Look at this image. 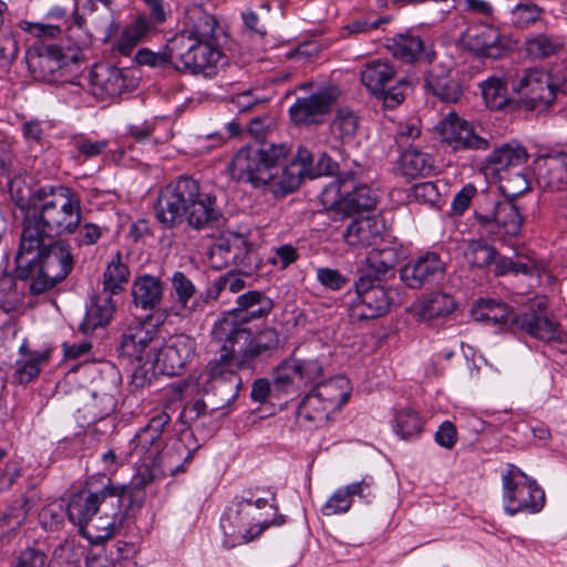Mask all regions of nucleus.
Returning <instances> with one entry per match:
<instances>
[{
    "mask_svg": "<svg viewBox=\"0 0 567 567\" xmlns=\"http://www.w3.org/2000/svg\"><path fill=\"white\" fill-rule=\"evenodd\" d=\"M155 217L168 229L187 221L190 228L203 230L216 225L223 214L214 194L205 192L197 179L182 175L159 190Z\"/></svg>",
    "mask_w": 567,
    "mask_h": 567,
    "instance_id": "obj_1",
    "label": "nucleus"
},
{
    "mask_svg": "<svg viewBox=\"0 0 567 567\" xmlns=\"http://www.w3.org/2000/svg\"><path fill=\"white\" fill-rule=\"evenodd\" d=\"M245 284L244 279L233 274L220 276L212 287L208 288L207 298L216 300L225 291L237 293L245 288Z\"/></svg>",
    "mask_w": 567,
    "mask_h": 567,
    "instance_id": "obj_63",
    "label": "nucleus"
},
{
    "mask_svg": "<svg viewBox=\"0 0 567 567\" xmlns=\"http://www.w3.org/2000/svg\"><path fill=\"white\" fill-rule=\"evenodd\" d=\"M393 429L402 440H413L423 431V423L417 412L401 408L394 412Z\"/></svg>",
    "mask_w": 567,
    "mask_h": 567,
    "instance_id": "obj_46",
    "label": "nucleus"
},
{
    "mask_svg": "<svg viewBox=\"0 0 567 567\" xmlns=\"http://www.w3.org/2000/svg\"><path fill=\"white\" fill-rule=\"evenodd\" d=\"M424 81L425 89L443 102L456 103L462 95L460 82L451 76V69L445 65H433Z\"/></svg>",
    "mask_w": 567,
    "mask_h": 567,
    "instance_id": "obj_31",
    "label": "nucleus"
},
{
    "mask_svg": "<svg viewBox=\"0 0 567 567\" xmlns=\"http://www.w3.org/2000/svg\"><path fill=\"white\" fill-rule=\"evenodd\" d=\"M217 19L202 3H192L185 9L182 29L174 37L194 41H216Z\"/></svg>",
    "mask_w": 567,
    "mask_h": 567,
    "instance_id": "obj_25",
    "label": "nucleus"
},
{
    "mask_svg": "<svg viewBox=\"0 0 567 567\" xmlns=\"http://www.w3.org/2000/svg\"><path fill=\"white\" fill-rule=\"evenodd\" d=\"M171 416L166 412L154 415L130 442V461L135 464L163 465L164 471L172 474L182 470V464L172 466L168 452L163 453V432L169 424Z\"/></svg>",
    "mask_w": 567,
    "mask_h": 567,
    "instance_id": "obj_8",
    "label": "nucleus"
},
{
    "mask_svg": "<svg viewBox=\"0 0 567 567\" xmlns=\"http://www.w3.org/2000/svg\"><path fill=\"white\" fill-rule=\"evenodd\" d=\"M359 126L358 116L349 109L338 110L331 123V132L343 143L351 141Z\"/></svg>",
    "mask_w": 567,
    "mask_h": 567,
    "instance_id": "obj_56",
    "label": "nucleus"
},
{
    "mask_svg": "<svg viewBox=\"0 0 567 567\" xmlns=\"http://www.w3.org/2000/svg\"><path fill=\"white\" fill-rule=\"evenodd\" d=\"M116 385L111 383L104 389L92 391L91 401L84 404L85 417L89 423H95L114 412L116 408Z\"/></svg>",
    "mask_w": 567,
    "mask_h": 567,
    "instance_id": "obj_38",
    "label": "nucleus"
},
{
    "mask_svg": "<svg viewBox=\"0 0 567 567\" xmlns=\"http://www.w3.org/2000/svg\"><path fill=\"white\" fill-rule=\"evenodd\" d=\"M506 74L503 79L489 78L481 84L482 95L487 107L502 110L508 103Z\"/></svg>",
    "mask_w": 567,
    "mask_h": 567,
    "instance_id": "obj_48",
    "label": "nucleus"
},
{
    "mask_svg": "<svg viewBox=\"0 0 567 567\" xmlns=\"http://www.w3.org/2000/svg\"><path fill=\"white\" fill-rule=\"evenodd\" d=\"M25 62L34 80L52 83L62 76V69L68 64V56L58 45H40L27 51Z\"/></svg>",
    "mask_w": 567,
    "mask_h": 567,
    "instance_id": "obj_21",
    "label": "nucleus"
},
{
    "mask_svg": "<svg viewBox=\"0 0 567 567\" xmlns=\"http://www.w3.org/2000/svg\"><path fill=\"white\" fill-rule=\"evenodd\" d=\"M442 143L454 152L486 151L491 147V138L480 135L467 121L455 113H449L436 126Z\"/></svg>",
    "mask_w": 567,
    "mask_h": 567,
    "instance_id": "obj_19",
    "label": "nucleus"
},
{
    "mask_svg": "<svg viewBox=\"0 0 567 567\" xmlns=\"http://www.w3.org/2000/svg\"><path fill=\"white\" fill-rule=\"evenodd\" d=\"M506 83L528 110L547 109L556 99L557 87L553 76L543 69L509 70L506 72Z\"/></svg>",
    "mask_w": 567,
    "mask_h": 567,
    "instance_id": "obj_10",
    "label": "nucleus"
},
{
    "mask_svg": "<svg viewBox=\"0 0 567 567\" xmlns=\"http://www.w3.org/2000/svg\"><path fill=\"white\" fill-rule=\"evenodd\" d=\"M141 467L137 474L132 480V486H125L128 491L127 495L123 497V502L125 499L130 501V506H140L144 499V488L150 485L154 481V474L152 472V467H156L157 465H147L140 464ZM163 467V465H158ZM124 487V485H122Z\"/></svg>",
    "mask_w": 567,
    "mask_h": 567,
    "instance_id": "obj_53",
    "label": "nucleus"
},
{
    "mask_svg": "<svg viewBox=\"0 0 567 567\" xmlns=\"http://www.w3.org/2000/svg\"><path fill=\"white\" fill-rule=\"evenodd\" d=\"M332 412H334L333 409H330L323 400L310 391L300 402L297 416L300 422L308 424L309 427L317 429L329 421Z\"/></svg>",
    "mask_w": 567,
    "mask_h": 567,
    "instance_id": "obj_40",
    "label": "nucleus"
},
{
    "mask_svg": "<svg viewBox=\"0 0 567 567\" xmlns=\"http://www.w3.org/2000/svg\"><path fill=\"white\" fill-rule=\"evenodd\" d=\"M423 51V41L417 35H399L394 40L393 54L403 62L419 60Z\"/></svg>",
    "mask_w": 567,
    "mask_h": 567,
    "instance_id": "obj_57",
    "label": "nucleus"
},
{
    "mask_svg": "<svg viewBox=\"0 0 567 567\" xmlns=\"http://www.w3.org/2000/svg\"><path fill=\"white\" fill-rule=\"evenodd\" d=\"M564 40L558 35L538 33L525 41V50L533 59H546L558 54L564 49Z\"/></svg>",
    "mask_w": 567,
    "mask_h": 567,
    "instance_id": "obj_45",
    "label": "nucleus"
},
{
    "mask_svg": "<svg viewBox=\"0 0 567 567\" xmlns=\"http://www.w3.org/2000/svg\"><path fill=\"white\" fill-rule=\"evenodd\" d=\"M400 171L408 178L426 177L434 171V162L430 154L408 147L400 156Z\"/></svg>",
    "mask_w": 567,
    "mask_h": 567,
    "instance_id": "obj_41",
    "label": "nucleus"
},
{
    "mask_svg": "<svg viewBox=\"0 0 567 567\" xmlns=\"http://www.w3.org/2000/svg\"><path fill=\"white\" fill-rule=\"evenodd\" d=\"M332 192L337 196L329 208L332 221L344 220L375 208V195L365 184L357 183L355 174L351 171L342 173L324 194L328 196Z\"/></svg>",
    "mask_w": 567,
    "mask_h": 567,
    "instance_id": "obj_9",
    "label": "nucleus"
},
{
    "mask_svg": "<svg viewBox=\"0 0 567 567\" xmlns=\"http://www.w3.org/2000/svg\"><path fill=\"white\" fill-rule=\"evenodd\" d=\"M360 80L370 93L383 101L386 109H395L405 99L408 82L396 79V71L388 60L375 59L365 63Z\"/></svg>",
    "mask_w": 567,
    "mask_h": 567,
    "instance_id": "obj_13",
    "label": "nucleus"
},
{
    "mask_svg": "<svg viewBox=\"0 0 567 567\" xmlns=\"http://www.w3.org/2000/svg\"><path fill=\"white\" fill-rule=\"evenodd\" d=\"M128 491L109 483L99 492L81 491L68 503L69 519L80 527L81 534L100 540L109 539L123 516L121 506Z\"/></svg>",
    "mask_w": 567,
    "mask_h": 567,
    "instance_id": "obj_4",
    "label": "nucleus"
},
{
    "mask_svg": "<svg viewBox=\"0 0 567 567\" xmlns=\"http://www.w3.org/2000/svg\"><path fill=\"white\" fill-rule=\"evenodd\" d=\"M168 49L174 59V69L190 74L212 76L221 53L215 41H194L183 37L168 39Z\"/></svg>",
    "mask_w": 567,
    "mask_h": 567,
    "instance_id": "obj_11",
    "label": "nucleus"
},
{
    "mask_svg": "<svg viewBox=\"0 0 567 567\" xmlns=\"http://www.w3.org/2000/svg\"><path fill=\"white\" fill-rule=\"evenodd\" d=\"M18 276L30 280L31 295H41L64 280L74 266L70 247L56 241L40 248L23 249L22 240L16 256Z\"/></svg>",
    "mask_w": 567,
    "mask_h": 567,
    "instance_id": "obj_6",
    "label": "nucleus"
},
{
    "mask_svg": "<svg viewBox=\"0 0 567 567\" xmlns=\"http://www.w3.org/2000/svg\"><path fill=\"white\" fill-rule=\"evenodd\" d=\"M289 148L285 144L254 143L241 147L235 155L231 166L238 181L254 187L268 186L275 196H284L291 190L281 189L286 179L287 165L282 166Z\"/></svg>",
    "mask_w": 567,
    "mask_h": 567,
    "instance_id": "obj_5",
    "label": "nucleus"
},
{
    "mask_svg": "<svg viewBox=\"0 0 567 567\" xmlns=\"http://www.w3.org/2000/svg\"><path fill=\"white\" fill-rule=\"evenodd\" d=\"M33 213L24 218L22 250L40 248L45 238L73 233L81 223V205L66 187H41L34 193Z\"/></svg>",
    "mask_w": 567,
    "mask_h": 567,
    "instance_id": "obj_2",
    "label": "nucleus"
},
{
    "mask_svg": "<svg viewBox=\"0 0 567 567\" xmlns=\"http://www.w3.org/2000/svg\"><path fill=\"white\" fill-rule=\"evenodd\" d=\"M31 507V501L24 495L20 496L0 518V529L8 528V532H12L19 528L27 518Z\"/></svg>",
    "mask_w": 567,
    "mask_h": 567,
    "instance_id": "obj_58",
    "label": "nucleus"
},
{
    "mask_svg": "<svg viewBox=\"0 0 567 567\" xmlns=\"http://www.w3.org/2000/svg\"><path fill=\"white\" fill-rule=\"evenodd\" d=\"M214 358L210 369L218 373L221 367L226 369H249L256 359L272 355L280 347L279 332L275 328H265L257 334L249 329L247 339L233 338L225 342H210Z\"/></svg>",
    "mask_w": 567,
    "mask_h": 567,
    "instance_id": "obj_7",
    "label": "nucleus"
},
{
    "mask_svg": "<svg viewBox=\"0 0 567 567\" xmlns=\"http://www.w3.org/2000/svg\"><path fill=\"white\" fill-rule=\"evenodd\" d=\"M338 164L326 153H321L315 161V155L305 146H299L295 157L287 164L286 179L281 182L286 190H296L302 179H310L333 175L337 172Z\"/></svg>",
    "mask_w": 567,
    "mask_h": 567,
    "instance_id": "obj_18",
    "label": "nucleus"
},
{
    "mask_svg": "<svg viewBox=\"0 0 567 567\" xmlns=\"http://www.w3.org/2000/svg\"><path fill=\"white\" fill-rule=\"evenodd\" d=\"M538 184L548 190H559L567 185V153L547 155L538 162Z\"/></svg>",
    "mask_w": 567,
    "mask_h": 567,
    "instance_id": "obj_33",
    "label": "nucleus"
},
{
    "mask_svg": "<svg viewBox=\"0 0 567 567\" xmlns=\"http://www.w3.org/2000/svg\"><path fill=\"white\" fill-rule=\"evenodd\" d=\"M369 275H359L353 288L355 296L349 306V316L353 321H367L380 318L389 312L392 298L381 281Z\"/></svg>",
    "mask_w": 567,
    "mask_h": 567,
    "instance_id": "obj_15",
    "label": "nucleus"
},
{
    "mask_svg": "<svg viewBox=\"0 0 567 567\" xmlns=\"http://www.w3.org/2000/svg\"><path fill=\"white\" fill-rule=\"evenodd\" d=\"M267 296L258 290H249L237 297V307L219 318L212 327L210 342H225L229 338L238 341V339H247L249 337V328L247 319L244 317L247 309L255 306Z\"/></svg>",
    "mask_w": 567,
    "mask_h": 567,
    "instance_id": "obj_17",
    "label": "nucleus"
},
{
    "mask_svg": "<svg viewBox=\"0 0 567 567\" xmlns=\"http://www.w3.org/2000/svg\"><path fill=\"white\" fill-rule=\"evenodd\" d=\"M513 323L520 330L544 342H550L559 339V324L549 320L547 317L529 310L520 315H515Z\"/></svg>",
    "mask_w": 567,
    "mask_h": 567,
    "instance_id": "obj_34",
    "label": "nucleus"
},
{
    "mask_svg": "<svg viewBox=\"0 0 567 567\" xmlns=\"http://www.w3.org/2000/svg\"><path fill=\"white\" fill-rule=\"evenodd\" d=\"M234 235L221 237L209 249L208 260L213 268L223 269L231 266Z\"/></svg>",
    "mask_w": 567,
    "mask_h": 567,
    "instance_id": "obj_60",
    "label": "nucleus"
},
{
    "mask_svg": "<svg viewBox=\"0 0 567 567\" xmlns=\"http://www.w3.org/2000/svg\"><path fill=\"white\" fill-rule=\"evenodd\" d=\"M343 221H347V225L341 233L342 239L354 248L373 245L384 230V223L375 216H352Z\"/></svg>",
    "mask_w": 567,
    "mask_h": 567,
    "instance_id": "obj_27",
    "label": "nucleus"
},
{
    "mask_svg": "<svg viewBox=\"0 0 567 567\" xmlns=\"http://www.w3.org/2000/svg\"><path fill=\"white\" fill-rule=\"evenodd\" d=\"M196 340L185 333L163 339L151 360V367L166 375H181L196 357Z\"/></svg>",
    "mask_w": 567,
    "mask_h": 567,
    "instance_id": "obj_16",
    "label": "nucleus"
},
{
    "mask_svg": "<svg viewBox=\"0 0 567 567\" xmlns=\"http://www.w3.org/2000/svg\"><path fill=\"white\" fill-rule=\"evenodd\" d=\"M164 296L163 280L153 275L137 276L132 284V298L136 308L152 311L157 308Z\"/></svg>",
    "mask_w": 567,
    "mask_h": 567,
    "instance_id": "obj_32",
    "label": "nucleus"
},
{
    "mask_svg": "<svg viewBox=\"0 0 567 567\" xmlns=\"http://www.w3.org/2000/svg\"><path fill=\"white\" fill-rule=\"evenodd\" d=\"M21 359L16 362L14 379L25 384L37 378L49 360L48 351H30L25 343L20 347Z\"/></svg>",
    "mask_w": 567,
    "mask_h": 567,
    "instance_id": "obj_42",
    "label": "nucleus"
},
{
    "mask_svg": "<svg viewBox=\"0 0 567 567\" xmlns=\"http://www.w3.org/2000/svg\"><path fill=\"white\" fill-rule=\"evenodd\" d=\"M72 17L78 28L85 30L91 38H97L103 42H107L117 29L112 8L99 9L96 4L84 3L83 12L80 13L75 3Z\"/></svg>",
    "mask_w": 567,
    "mask_h": 567,
    "instance_id": "obj_23",
    "label": "nucleus"
},
{
    "mask_svg": "<svg viewBox=\"0 0 567 567\" xmlns=\"http://www.w3.org/2000/svg\"><path fill=\"white\" fill-rule=\"evenodd\" d=\"M30 280L9 274L0 276V307L4 312H10L21 305L25 289H29Z\"/></svg>",
    "mask_w": 567,
    "mask_h": 567,
    "instance_id": "obj_43",
    "label": "nucleus"
},
{
    "mask_svg": "<svg viewBox=\"0 0 567 567\" xmlns=\"http://www.w3.org/2000/svg\"><path fill=\"white\" fill-rule=\"evenodd\" d=\"M89 79L92 94L101 100L121 95L131 84L124 70L106 64H95Z\"/></svg>",
    "mask_w": 567,
    "mask_h": 567,
    "instance_id": "obj_26",
    "label": "nucleus"
},
{
    "mask_svg": "<svg viewBox=\"0 0 567 567\" xmlns=\"http://www.w3.org/2000/svg\"><path fill=\"white\" fill-rule=\"evenodd\" d=\"M502 484L504 509L508 515L519 512L537 513L544 507V491L516 465H507L502 475Z\"/></svg>",
    "mask_w": 567,
    "mask_h": 567,
    "instance_id": "obj_12",
    "label": "nucleus"
},
{
    "mask_svg": "<svg viewBox=\"0 0 567 567\" xmlns=\"http://www.w3.org/2000/svg\"><path fill=\"white\" fill-rule=\"evenodd\" d=\"M130 276L121 252H116L103 272V292L112 296L124 291Z\"/></svg>",
    "mask_w": 567,
    "mask_h": 567,
    "instance_id": "obj_44",
    "label": "nucleus"
},
{
    "mask_svg": "<svg viewBox=\"0 0 567 567\" xmlns=\"http://www.w3.org/2000/svg\"><path fill=\"white\" fill-rule=\"evenodd\" d=\"M231 257V266L244 272H250L256 268V258L252 254L251 245L241 236L234 235Z\"/></svg>",
    "mask_w": 567,
    "mask_h": 567,
    "instance_id": "obj_59",
    "label": "nucleus"
},
{
    "mask_svg": "<svg viewBox=\"0 0 567 567\" xmlns=\"http://www.w3.org/2000/svg\"><path fill=\"white\" fill-rule=\"evenodd\" d=\"M475 315L477 320L493 323H513L515 317L506 303L493 299H482L477 303Z\"/></svg>",
    "mask_w": 567,
    "mask_h": 567,
    "instance_id": "obj_50",
    "label": "nucleus"
},
{
    "mask_svg": "<svg viewBox=\"0 0 567 567\" xmlns=\"http://www.w3.org/2000/svg\"><path fill=\"white\" fill-rule=\"evenodd\" d=\"M445 271V262L436 252H425L411 259L400 269L401 280L412 289L440 279Z\"/></svg>",
    "mask_w": 567,
    "mask_h": 567,
    "instance_id": "obj_24",
    "label": "nucleus"
},
{
    "mask_svg": "<svg viewBox=\"0 0 567 567\" xmlns=\"http://www.w3.org/2000/svg\"><path fill=\"white\" fill-rule=\"evenodd\" d=\"M115 310V303L112 296L102 292L94 297L86 308L85 317L80 324V330L84 333H91L96 328L107 324Z\"/></svg>",
    "mask_w": 567,
    "mask_h": 567,
    "instance_id": "obj_37",
    "label": "nucleus"
},
{
    "mask_svg": "<svg viewBox=\"0 0 567 567\" xmlns=\"http://www.w3.org/2000/svg\"><path fill=\"white\" fill-rule=\"evenodd\" d=\"M216 408L208 410L207 404L203 400H195L187 403L179 414V420L187 427L195 429L200 432L203 439L212 435L216 429L213 413Z\"/></svg>",
    "mask_w": 567,
    "mask_h": 567,
    "instance_id": "obj_36",
    "label": "nucleus"
},
{
    "mask_svg": "<svg viewBox=\"0 0 567 567\" xmlns=\"http://www.w3.org/2000/svg\"><path fill=\"white\" fill-rule=\"evenodd\" d=\"M284 523V515L278 514L276 494L256 487L245 489L234 498L220 526L230 546H237L254 540L269 526Z\"/></svg>",
    "mask_w": 567,
    "mask_h": 567,
    "instance_id": "obj_3",
    "label": "nucleus"
},
{
    "mask_svg": "<svg viewBox=\"0 0 567 567\" xmlns=\"http://www.w3.org/2000/svg\"><path fill=\"white\" fill-rule=\"evenodd\" d=\"M172 295L182 312H192L194 307L189 305L196 293L193 281L183 272L175 271L171 277Z\"/></svg>",
    "mask_w": 567,
    "mask_h": 567,
    "instance_id": "obj_47",
    "label": "nucleus"
},
{
    "mask_svg": "<svg viewBox=\"0 0 567 567\" xmlns=\"http://www.w3.org/2000/svg\"><path fill=\"white\" fill-rule=\"evenodd\" d=\"M454 297L447 292L434 291L423 295L414 305L419 320L434 322L450 317L456 309Z\"/></svg>",
    "mask_w": 567,
    "mask_h": 567,
    "instance_id": "obj_30",
    "label": "nucleus"
},
{
    "mask_svg": "<svg viewBox=\"0 0 567 567\" xmlns=\"http://www.w3.org/2000/svg\"><path fill=\"white\" fill-rule=\"evenodd\" d=\"M311 391L323 400L330 409L337 411L349 400L351 385L347 378L338 375L318 383Z\"/></svg>",
    "mask_w": 567,
    "mask_h": 567,
    "instance_id": "obj_39",
    "label": "nucleus"
},
{
    "mask_svg": "<svg viewBox=\"0 0 567 567\" xmlns=\"http://www.w3.org/2000/svg\"><path fill=\"white\" fill-rule=\"evenodd\" d=\"M161 343V337L153 329L142 323L127 327L122 334L118 351L122 355L133 358L144 365L151 364L154 351Z\"/></svg>",
    "mask_w": 567,
    "mask_h": 567,
    "instance_id": "obj_22",
    "label": "nucleus"
},
{
    "mask_svg": "<svg viewBox=\"0 0 567 567\" xmlns=\"http://www.w3.org/2000/svg\"><path fill=\"white\" fill-rule=\"evenodd\" d=\"M295 372L297 373L301 389L316 382L323 373L322 364L318 359L290 358Z\"/></svg>",
    "mask_w": 567,
    "mask_h": 567,
    "instance_id": "obj_61",
    "label": "nucleus"
},
{
    "mask_svg": "<svg viewBox=\"0 0 567 567\" xmlns=\"http://www.w3.org/2000/svg\"><path fill=\"white\" fill-rule=\"evenodd\" d=\"M464 48L483 58L498 59L512 47V40L488 24L468 27L461 35Z\"/></svg>",
    "mask_w": 567,
    "mask_h": 567,
    "instance_id": "obj_20",
    "label": "nucleus"
},
{
    "mask_svg": "<svg viewBox=\"0 0 567 567\" xmlns=\"http://www.w3.org/2000/svg\"><path fill=\"white\" fill-rule=\"evenodd\" d=\"M401 258L396 247L385 246L372 249L367 256V267L359 275H369L371 279L382 281L388 274H392Z\"/></svg>",
    "mask_w": 567,
    "mask_h": 567,
    "instance_id": "obj_35",
    "label": "nucleus"
},
{
    "mask_svg": "<svg viewBox=\"0 0 567 567\" xmlns=\"http://www.w3.org/2000/svg\"><path fill=\"white\" fill-rule=\"evenodd\" d=\"M409 198L410 200H414L419 204L435 207L441 200V194L435 183L423 182L415 184L410 188Z\"/></svg>",
    "mask_w": 567,
    "mask_h": 567,
    "instance_id": "obj_62",
    "label": "nucleus"
},
{
    "mask_svg": "<svg viewBox=\"0 0 567 567\" xmlns=\"http://www.w3.org/2000/svg\"><path fill=\"white\" fill-rule=\"evenodd\" d=\"M496 276H504L507 274H523L525 276H537L538 269L536 262L530 258L513 260L512 258L499 256L493 260Z\"/></svg>",
    "mask_w": 567,
    "mask_h": 567,
    "instance_id": "obj_54",
    "label": "nucleus"
},
{
    "mask_svg": "<svg viewBox=\"0 0 567 567\" xmlns=\"http://www.w3.org/2000/svg\"><path fill=\"white\" fill-rule=\"evenodd\" d=\"M351 506L352 501L350 499L348 492L342 486L336 489L334 493L327 499L321 511L323 515L332 516L349 512Z\"/></svg>",
    "mask_w": 567,
    "mask_h": 567,
    "instance_id": "obj_64",
    "label": "nucleus"
},
{
    "mask_svg": "<svg viewBox=\"0 0 567 567\" xmlns=\"http://www.w3.org/2000/svg\"><path fill=\"white\" fill-rule=\"evenodd\" d=\"M150 30V23L145 18H137L126 27L116 43L117 51L123 55H130L132 50L143 40Z\"/></svg>",
    "mask_w": 567,
    "mask_h": 567,
    "instance_id": "obj_52",
    "label": "nucleus"
},
{
    "mask_svg": "<svg viewBox=\"0 0 567 567\" xmlns=\"http://www.w3.org/2000/svg\"><path fill=\"white\" fill-rule=\"evenodd\" d=\"M527 153L524 147H511L503 145L495 148L486 158L491 165H495L496 169H506L509 167L520 166L525 163Z\"/></svg>",
    "mask_w": 567,
    "mask_h": 567,
    "instance_id": "obj_51",
    "label": "nucleus"
},
{
    "mask_svg": "<svg viewBox=\"0 0 567 567\" xmlns=\"http://www.w3.org/2000/svg\"><path fill=\"white\" fill-rule=\"evenodd\" d=\"M213 359H210L206 365V372L209 375V379L213 381V392L214 395L218 398L217 402L213 408L216 410L228 406L231 404L238 396L239 390L243 385V380L238 374L240 369H226L219 368L218 373H215L213 369H210V363Z\"/></svg>",
    "mask_w": 567,
    "mask_h": 567,
    "instance_id": "obj_29",
    "label": "nucleus"
},
{
    "mask_svg": "<svg viewBox=\"0 0 567 567\" xmlns=\"http://www.w3.org/2000/svg\"><path fill=\"white\" fill-rule=\"evenodd\" d=\"M474 218L482 231L494 237L517 236L524 221L516 204L509 200L497 202L489 196H484L477 203Z\"/></svg>",
    "mask_w": 567,
    "mask_h": 567,
    "instance_id": "obj_14",
    "label": "nucleus"
},
{
    "mask_svg": "<svg viewBox=\"0 0 567 567\" xmlns=\"http://www.w3.org/2000/svg\"><path fill=\"white\" fill-rule=\"evenodd\" d=\"M463 255L472 267L484 268L493 262L497 251L483 240H471L466 244Z\"/></svg>",
    "mask_w": 567,
    "mask_h": 567,
    "instance_id": "obj_55",
    "label": "nucleus"
},
{
    "mask_svg": "<svg viewBox=\"0 0 567 567\" xmlns=\"http://www.w3.org/2000/svg\"><path fill=\"white\" fill-rule=\"evenodd\" d=\"M274 391L286 394H295L301 390L297 373L289 359L284 360L272 373Z\"/></svg>",
    "mask_w": 567,
    "mask_h": 567,
    "instance_id": "obj_49",
    "label": "nucleus"
},
{
    "mask_svg": "<svg viewBox=\"0 0 567 567\" xmlns=\"http://www.w3.org/2000/svg\"><path fill=\"white\" fill-rule=\"evenodd\" d=\"M332 103V95L326 91L299 97L289 109L290 118L296 125L319 124L330 112Z\"/></svg>",
    "mask_w": 567,
    "mask_h": 567,
    "instance_id": "obj_28",
    "label": "nucleus"
}]
</instances>
